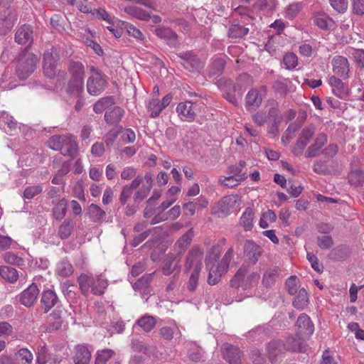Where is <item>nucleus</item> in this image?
Returning a JSON list of instances; mask_svg holds the SVG:
<instances>
[{"label": "nucleus", "mask_w": 364, "mask_h": 364, "mask_svg": "<svg viewBox=\"0 0 364 364\" xmlns=\"http://www.w3.org/2000/svg\"><path fill=\"white\" fill-rule=\"evenodd\" d=\"M296 326L298 328L297 333L304 338H309L314 331V326L310 317L305 314H301L299 316Z\"/></svg>", "instance_id": "2eb2a0df"}, {"label": "nucleus", "mask_w": 364, "mask_h": 364, "mask_svg": "<svg viewBox=\"0 0 364 364\" xmlns=\"http://www.w3.org/2000/svg\"><path fill=\"white\" fill-rule=\"evenodd\" d=\"M225 64V60L222 58L214 59L209 66L208 76L210 77H217L220 76L224 70Z\"/></svg>", "instance_id": "2f4dec72"}, {"label": "nucleus", "mask_w": 364, "mask_h": 364, "mask_svg": "<svg viewBox=\"0 0 364 364\" xmlns=\"http://www.w3.org/2000/svg\"><path fill=\"white\" fill-rule=\"evenodd\" d=\"M328 136L325 133L318 134L314 142L308 147L306 152V158H314L318 155L321 148L327 143Z\"/></svg>", "instance_id": "412c9836"}, {"label": "nucleus", "mask_w": 364, "mask_h": 364, "mask_svg": "<svg viewBox=\"0 0 364 364\" xmlns=\"http://www.w3.org/2000/svg\"><path fill=\"white\" fill-rule=\"evenodd\" d=\"M299 287V280L296 276H291L286 282V288L288 293L294 295Z\"/></svg>", "instance_id": "13d9d810"}, {"label": "nucleus", "mask_w": 364, "mask_h": 364, "mask_svg": "<svg viewBox=\"0 0 364 364\" xmlns=\"http://www.w3.org/2000/svg\"><path fill=\"white\" fill-rule=\"evenodd\" d=\"M246 178L247 176L245 175L242 176L241 177H238L232 174V176L228 177H220L219 178L218 183L224 186L233 188Z\"/></svg>", "instance_id": "a18cd8bd"}, {"label": "nucleus", "mask_w": 364, "mask_h": 364, "mask_svg": "<svg viewBox=\"0 0 364 364\" xmlns=\"http://www.w3.org/2000/svg\"><path fill=\"white\" fill-rule=\"evenodd\" d=\"M193 237V229L191 228L188 230L176 241L173 246L174 252L172 253L182 258L188 247L190 245Z\"/></svg>", "instance_id": "f3484780"}, {"label": "nucleus", "mask_w": 364, "mask_h": 364, "mask_svg": "<svg viewBox=\"0 0 364 364\" xmlns=\"http://www.w3.org/2000/svg\"><path fill=\"white\" fill-rule=\"evenodd\" d=\"M38 61V57L33 53L21 54L16 70L17 76L21 80H26L34 71Z\"/></svg>", "instance_id": "20e7f679"}, {"label": "nucleus", "mask_w": 364, "mask_h": 364, "mask_svg": "<svg viewBox=\"0 0 364 364\" xmlns=\"http://www.w3.org/2000/svg\"><path fill=\"white\" fill-rule=\"evenodd\" d=\"M301 2H294L289 4L286 9L285 16L288 19H293L302 9Z\"/></svg>", "instance_id": "864d4df0"}, {"label": "nucleus", "mask_w": 364, "mask_h": 364, "mask_svg": "<svg viewBox=\"0 0 364 364\" xmlns=\"http://www.w3.org/2000/svg\"><path fill=\"white\" fill-rule=\"evenodd\" d=\"M168 277V278L166 281V291L171 292L179 284L180 275L172 274Z\"/></svg>", "instance_id": "e2e57ef3"}, {"label": "nucleus", "mask_w": 364, "mask_h": 364, "mask_svg": "<svg viewBox=\"0 0 364 364\" xmlns=\"http://www.w3.org/2000/svg\"><path fill=\"white\" fill-rule=\"evenodd\" d=\"M267 117L272 122V125L277 130L279 124L281 123L282 117L280 111L277 107H272L269 109Z\"/></svg>", "instance_id": "603ef678"}, {"label": "nucleus", "mask_w": 364, "mask_h": 364, "mask_svg": "<svg viewBox=\"0 0 364 364\" xmlns=\"http://www.w3.org/2000/svg\"><path fill=\"white\" fill-rule=\"evenodd\" d=\"M235 203L236 199L235 196H225L220 200L214 210V213L219 218L226 216L232 212Z\"/></svg>", "instance_id": "dca6fc26"}, {"label": "nucleus", "mask_w": 364, "mask_h": 364, "mask_svg": "<svg viewBox=\"0 0 364 364\" xmlns=\"http://www.w3.org/2000/svg\"><path fill=\"white\" fill-rule=\"evenodd\" d=\"M84 90V80L70 78L67 88V92L72 95L80 96Z\"/></svg>", "instance_id": "473e14b6"}, {"label": "nucleus", "mask_w": 364, "mask_h": 364, "mask_svg": "<svg viewBox=\"0 0 364 364\" xmlns=\"http://www.w3.org/2000/svg\"><path fill=\"white\" fill-rule=\"evenodd\" d=\"M39 289L35 283H32L19 295L20 303L26 307H31L37 300Z\"/></svg>", "instance_id": "ddd939ff"}, {"label": "nucleus", "mask_w": 364, "mask_h": 364, "mask_svg": "<svg viewBox=\"0 0 364 364\" xmlns=\"http://www.w3.org/2000/svg\"><path fill=\"white\" fill-rule=\"evenodd\" d=\"M107 81L105 75L90 76L87 80V90L94 96L100 95L106 88Z\"/></svg>", "instance_id": "9b49d317"}, {"label": "nucleus", "mask_w": 364, "mask_h": 364, "mask_svg": "<svg viewBox=\"0 0 364 364\" xmlns=\"http://www.w3.org/2000/svg\"><path fill=\"white\" fill-rule=\"evenodd\" d=\"M15 41L18 44L31 45L33 43V29L30 25L21 26L16 32Z\"/></svg>", "instance_id": "5701e85b"}, {"label": "nucleus", "mask_w": 364, "mask_h": 364, "mask_svg": "<svg viewBox=\"0 0 364 364\" xmlns=\"http://www.w3.org/2000/svg\"><path fill=\"white\" fill-rule=\"evenodd\" d=\"M0 276L3 279L11 284L15 283L19 277L18 271L9 266L0 267Z\"/></svg>", "instance_id": "7c9ffc66"}, {"label": "nucleus", "mask_w": 364, "mask_h": 364, "mask_svg": "<svg viewBox=\"0 0 364 364\" xmlns=\"http://www.w3.org/2000/svg\"><path fill=\"white\" fill-rule=\"evenodd\" d=\"M222 252L220 245H213L205 259L206 267L209 269L207 282L210 285L219 282L221 277L225 274L230 267V263L234 256V249L230 247L218 262Z\"/></svg>", "instance_id": "f257e3e1"}, {"label": "nucleus", "mask_w": 364, "mask_h": 364, "mask_svg": "<svg viewBox=\"0 0 364 364\" xmlns=\"http://www.w3.org/2000/svg\"><path fill=\"white\" fill-rule=\"evenodd\" d=\"M248 271V266L242 264L231 279V287L235 288L242 287L243 289H247L253 284L257 283L260 278L259 274L257 272H252L245 278V275Z\"/></svg>", "instance_id": "7ed1b4c3"}, {"label": "nucleus", "mask_w": 364, "mask_h": 364, "mask_svg": "<svg viewBox=\"0 0 364 364\" xmlns=\"http://www.w3.org/2000/svg\"><path fill=\"white\" fill-rule=\"evenodd\" d=\"M221 351L223 358L230 364H240L242 352L237 347L225 343L221 346Z\"/></svg>", "instance_id": "4468645a"}, {"label": "nucleus", "mask_w": 364, "mask_h": 364, "mask_svg": "<svg viewBox=\"0 0 364 364\" xmlns=\"http://www.w3.org/2000/svg\"><path fill=\"white\" fill-rule=\"evenodd\" d=\"M43 73L48 78H53L55 75V65L52 53L46 52L43 54Z\"/></svg>", "instance_id": "c85d7f7f"}, {"label": "nucleus", "mask_w": 364, "mask_h": 364, "mask_svg": "<svg viewBox=\"0 0 364 364\" xmlns=\"http://www.w3.org/2000/svg\"><path fill=\"white\" fill-rule=\"evenodd\" d=\"M315 131L316 129L312 125L306 127L301 130L300 136L292 149L295 156H299L303 154L305 147L314 136Z\"/></svg>", "instance_id": "1a4fd4ad"}, {"label": "nucleus", "mask_w": 364, "mask_h": 364, "mask_svg": "<svg viewBox=\"0 0 364 364\" xmlns=\"http://www.w3.org/2000/svg\"><path fill=\"white\" fill-rule=\"evenodd\" d=\"M203 259V251L198 246H193L188 252L185 258L184 272H200L202 269V261Z\"/></svg>", "instance_id": "39448f33"}, {"label": "nucleus", "mask_w": 364, "mask_h": 364, "mask_svg": "<svg viewBox=\"0 0 364 364\" xmlns=\"http://www.w3.org/2000/svg\"><path fill=\"white\" fill-rule=\"evenodd\" d=\"M77 283L81 293L85 296H88L90 291L94 295H102V291L96 286V281L92 276L81 274L77 277Z\"/></svg>", "instance_id": "0eeeda50"}, {"label": "nucleus", "mask_w": 364, "mask_h": 364, "mask_svg": "<svg viewBox=\"0 0 364 364\" xmlns=\"http://www.w3.org/2000/svg\"><path fill=\"white\" fill-rule=\"evenodd\" d=\"M333 72L343 79L349 77L350 64L348 60L342 55H336L331 61Z\"/></svg>", "instance_id": "f8f14e48"}, {"label": "nucleus", "mask_w": 364, "mask_h": 364, "mask_svg": "<svg viewBox=\"0 0 364 364\" xmlns=\"http://www.w3.org/2000/svg\"><path fill=\"white\" fill-rule=\"evenodd\" d=\"M306 338H304L302 336L296 333L295 336H289L286 342L283 344L284 348L290 351L303 352L305 350V346L304 341Z\"/></svg>", "instance_id": "4be33fe9"}, {"label": "nucleus", "mask_w": 364, "mask_h": 364, "mask_svg": "<svg viewBox=\"0 0 364 364\" xmlns=\"http://www.w3.org/2000/svg\"><path fill=\"white\" fill-rule=\"evenodd\" d=\"M69 72L71 78L83 79L85 75V68L79 61H71L69 66Z\"/></svg>", "instance_id": "a19ab883"}, {"label": "nucleus", "mask_w": 364, "mask_h": 364, "mask_svg": "<svg viewBox=\"0 0 364 364\" xmlns=\"http://www.w3.org/2000/svg\"><path fill=\"white\" fill-rule=\"evenodd\" d=\"M75 288V286L74 284H70L68 281L61 284L62 292L68 299L75 297V293L73 290Z\"/></svg>", "instance_id": "338daca9"}, {"label": "nucleus", "mask_w": 364, "mask_h": 364, "mask_svg": "<svg viewBox=\"0 0 364 364\" xmlns=\"http://www.w3.org/2000/svg\"><path fill=\"white\" fill-rule=\"evenodd\" d=\"M348 54L352 55L355 62L361 68H364V50L350 48Z\"/></svg>", "instance_id": "4d7b16f0"}, {"label": "nucleus", "mask_w": 364, "mask_h": 364, "mask_svg": "<svg viewBox=\"0 0 364 364\" xmlns=\"http://www.w3.org/2000/svg\"><path fill=\"white\" fill-rule=\"evenodd\" d=\"M215 84L223 92L224 97L235 106H237L238 102L235 96L236 86L232 80L226 77L218 79Z\"/></svg>", "instance_id": "6e6552de"}, {"label": "nucleus", "mask_w": 364, "mask_h": 364, "mask_svg": "<svg viewBox=\"0 0 364 364\" xmlns=\"http://www.w3.org/2000/svg\"><path fill=\"white\" fill-rule=\"evenodd\" d=\"M278 276L279 269L277 267L267 269L263 275L262 284L267 288L272 287L274 284Z\"/></svg>", "instance_id": "e433bc0d"}, {"label": "nucleus", "mask_w": 364, "mask_h": 364, "mask_svg": "<svg viewBox=\"0 0 364 364\" xmlns=\"http://www.w3.org/2000/svg\"><path fill=\"white\" fill-rule=\"evenodd\" d=\"M16 361L21 364H31L33 356L31 352L26 348H21L14 353Z\"/></svg>", "instance_id": "79ce46f5"}, {"label": "nucleus", "mask_w": 364, "mask_h": 364, "mask_svg": "<svg viewBox=\"0 0 364 364\" xmlns=\"http://www.w3.org/2000/svg\"><path fill=\"white\" fill-rule=\"evenodd\" d=\"M74 272L72 264L66 259L57 264L55 273L58 276L65 278L70 277Z\"/></svg>", "instance_id": "c756f323"}, {"label": "nucleus", "mask_w": 364, "mask_h": 364, "mask_svg": "<svg viewBox=\"0 0 364 364\" xmlns=\"http://www.w3.org/2000/svg\"><path fill=\"white\" fill-rule=\"evenodd\" d=\"M181 257L171 252L168 253L162 262V274L164 276L180 275L181 272Z\"/></svg>", "instance_id": "423d86ee"}, {"label": "nucleus", "mask_w": 364, "mask_h": 364, "mask_svg": "<svg viewBox=\"0 0 364 364\" xmlns=\"http://www.w3.org/2000/svg\"><path fill=\"white\" fill-rule=\"evenodd\" d=\"M317 244L322 249H328L333 246V241L330 235H323L317 237Z\"/></svg>", "instance_id": "774afa93"}, {"label": "nucleus", "mask_w": 364, "mask_h": 364, "mask_svg": "<svg viewBox=\"0 0 364 364\" xmlns=\"http://www.w3.org/2000/svg\"><path fill=\"white\" fill-rule=\"evenodd\" d=\"M0 129L9 135H14L19 128L12 116L6 112H2L0 113Z\"/></svg>", "instance_id": "a211bd4d"}, {"label": "nucleus", "mask_w": 364, "mask_h": 364, "mask_svg": "<svg viewBox=\"0 0 364 364\" xmlns=\"http://www.w3.org/2000/svg\"><path fill=\"white\" fill-rule=\"evenodd\" d=\"M58 301L56 294L50 290H46L42 293L41 304L44 313H48Z\"/></svg>", "instance_id": "393cba45"}, {"label": "nucleus", "mask_w": 364, "mask_h": 364, "mask_svg": "<svg viewBox=\"0 0 364 364\" xmlns=\"http://www.w3.org/2000/svg\"><path fill=\"white\" fill-rule=\"evenodd\" d=\"M176 112L181 119L188 122L193 121L196 114L194 105L191 101L179 103Z\"/></svg>", "instance_id": "6ab92c4d"}, {"label": "nucleus", "mask_w": 364, "mask_h": 364, "mask_svg": "<svg viewBox=\"0 0 364 364\" xmlns=\"http://www.w3.org/2000/svg\"><path fill=\"white\" fill-rule=\"evenodd\" d=\"M283 64L287 70H293L298 64V58L293 53H287L283 58Z\"/></svg>", "instance_id": "5fc2aeb1"}, {"label": "nucleus", "mask_w": 364, "mask_h": 364, "mask_svg": "<svg viewBox=\"0 0 364 364\" xmlns=\"http://www.w3.org/2000/svg\"><path fill=\"white\" fill-rule=\"evenodd\" d=\"M115 104V100L113 96H107L97 101L94 106L93 110L95 113H102L106 109Z\"/></svg>", "instance_id": "c9c22d12"}, {"label": "nucleus", "mask_w": 364, "mask_h": 364, "mask_svg": "<svg viewBox=\"0 0 364 364\" xmlns=\"http://www.w3.org/2000/svg\"><path fill=\"white\" fill-rule=\"evenodd\" d=\"M199 274L200 272H191V274L187 283V289L189 291L193 292L196 291L198 285Z\"/></svg>", "instance_id": "680f3d73"}, {"label": "nucleus", "mask_w": 364, "mask_h": 364, "mask_svg": "<svg viewBox=\"0 0 364 364\" xmlns=\"http://www.w3.org/2000/svg\"><path fill=\"white\" fill-rule=\"evenodd\" d=\"M156 35L168 41L171 46H175L177 40V34L168 28H161L156 30Z\"/></svg>", "instance_id": "4c0bfd02"}, {"label": "nucleus", "mask_w": 364, "mask_h": 364, "mask_svg": "<svg viewBox=\"0 0 364 364\" xmlns=\"http://www.w3.org/2000/svg\"><path fill=\"white\" fill-rule=\"evenodd\" d=\"M246 105L248 107H258L261 105L262 98L257 90H250L246 96Z\"/></svg>", "instance_id": "37998d69"}, {"label": "nucleus", "mask_w": 364, "mask_h": 364, "mask_svg": "<svg viewBox=\"0 0 364 364\" xmlns=\"http://www.w3.org/2000/svg\"><path fill=\"white\" fill-rule=\"evenodd\" d=\"M74 230L72 219H65L58 228V235L61 240L68 239Z\"/></svg>", "instance_id": "f704fd0d"}, {"label": "nucleus", "mask_w": 364, "mask_h": 364, "mask_svg": "<svg viewBox=\"0 0 364 364\" xmlns=\"http://www.w3.org/2000/svg\"><path fill=\"white\" fill-rule=\"evenodd\" d=\"M73 359L75 364H90L91 353L87 346L79 345L76 347V352Z\"/></svg>", "instance_id": "cd10ccee"}, {"label": "nucleus", "mask_w": 364, "mask_h": 364, "mask_svg": "<svg viewBox=\"0 0 364 364\" xmlns=\"http://www.w3.org/2000/svg\"><path fill=\"white\" fill-rule=\"evenodd\" d=\"M245 166H246L245 161H240L238 164L229 166L228 172L230 173L235 175L238 177H241L243 175L247 176V173L242 171V170L245 167Z\"/></svg>", "instance_id": "0e129e2a"}, {"label": "nucleus", "mask_w": 364, "mask_h": 364, "mask_svg": "<svg viewBox=\"0 0 364 364\" xmlns=\"http://www.w3.org/2000/svg\"><path fill=\"white\" fill-rule=\"evenodd\" d=\"M309 303L308 293L304 288H301L298 295L293 301V306L297 309H303Z\"/></svg>", "instance_id": "49530a36"}, {"label": "nucleus", "mask_w": 364, "mask_h": 364, "mask_svg": "<svg viewBox=\"0 0 364 364\" xmlns=\"http://www.w3.org/2000/svg\"><path fill=\"white\" fill-rule=\"evenodd\" d=\"M87 214L90 220L97 223H101L106 219V212L98 205L92 203L87 207Z\"/></svg>", "instance_id": "a878e982"}, {"label": "nucleus", "mask_w": 364, "mask_h": 364, "mask_svg": "<svg viewBox=\"0 0 364 364\" xmlns=\"http://www.w3.org/2000/svg\"><path fill=\"white\" fill-rule=\"evenodd\" d=\"M348 182L355 186H361L364 183V171L361 169L351 171L348 173Z\"/></svg>", "instance_id": "de8ad7c7"}, {"label": "nucleus", "mask_w": 364, "mask_h": 364, "mask_svg": "<svg viewBox=\"0 0 364 364\" xmlns=\"http://www.w3.org/2000/svg\"><path fill=\"white\" fill-rule=\"evenodd\" d=\"M284 346L282 341H275L269 343L267 347V355L272 363L276 364L283 353Z\"/></svg>", "instance_id": "b1692460"}, {"label": "nucleus", "mask_w": 364, "mask_h": 364, "mask_svg": "<svg viewBox=\"0 0 364 364\" xmlns=\"http://www.w3.org/2000/svg\"><path fill=\"white\" fill-rule=\"evenodd\" d=\"M156 323L155 318L148 315L141 317L136 322L145 332L151 331L154 328Z\"/></svg>", "instance_id": "c03bdc74"}, {"label": "nucleus", "mask_w": 364, "mask_h": 364, "mask_svg": "<svg viewBox=\"0 0 364 364\" xmlns=\"http://www.w3.org/2000/svg\"><path fill=\"white\" fill-rule=\"evenodd\" d=\"M244 255L248 262L255 264L263 252L262 247L252 240H247L244 245Z\"/></svg>", "instance_id": "9d476101"}, {"label": "nucleus", "mask_w": 364, "mask_h": 364, "mask_svg": "<svg viewBox=\"0 0 364 364\" xmlns=\"http://www.w3.org/2000/svg\"><path fill=\"white\" fill-rule=\"evenodd\" d=\"M254 212L252 208H247L242 213L240 223L245 231L250 230L253 226Z\"/></svg>", "instance_id": "58836bf2"}, {"label": "nucleus", "mask_w": 364, "mask_h": 364, "mask_svg": "<svg viewBox=\"0 0 364 364\" xmlns=\"http://www.w3.org/2000/svg\"><path fill=\"white\" fill-rule=\"evenodd\" d=\"M43 188L41 185H36L27 187L23 191V198L26 199H32L36 196L41 193Z\"/></svg>", "instance_id": "bf43d9fd"}, {"label": "nucleus", "mask_w": 364, "mask_h": 364, "mask_svg": "<svg viewBox=\"0 0 364 364\" xmlns=\"http://www.w3.org/2000/svg\"><path fill=\"white\" fill-rule=\"evenodd\" d=\"M328 83L332 88L333 93L336 97L341 99H344L348 95V88L341 80V79L337 77L335 75H332L328 78Z\"/></svg>", "instance_id": "aec40b11"}, {"label": "nucleus", "mask_w": 364, "mask_h": 364, "mask_svg": "<svg viewBox=\"0 0 364 364\" xmlns=\"http://www.w3.org/2000/svg\"><path fill=\"white\" fill-rule=\"evenodd\" d=\"M277 5V0H257L255 7L259 10L269 9L273 10Z\"/></svg>", "instance_id": "69168bd1"}, {"label": "nucleus", "mask_w": 364, "mask_h": 364, "mask_svg": "<svg viewBox=\"0 0 364 364\" xmlns=\"http://www.w3.org/2000/svg\"><path fill=\"white\" fill-rule=\"evenodd\" d=\"M114 354L112 349L99 350L96 353L95 364H105Z\"/></svg>", "instance_id": "8fccbe9b"}, {"label": "nucleus", "mask_w": 364, "mask_h": 364, "mask_svg": "<svg viewBox=\"0 0 364 364\" xmlns=\"http://www.w3.org/2000/svg\"><path fill=\"white\" fill-rule=\"evenodd\" d=\"M124 112V110L120 107H114L112 109L106 111L105 114V120L109 124L117 125L122 120Z\"/></svg>", "instance_id": "bb28decb"}, {"label": "nucleus", "mask_w": 364, "mask_h": 364, "mask_svg": "<svg viewBox=\"0 0 364 364\" xmlns=\"http://www.w3.org/2000/svg\"><path fill=\"white\" fill-rule=\"evenodd\" d=\"M147 108L151 118L158 117L162 111L159 102L157 100H151L147 105Z\"/></svg>", "instance_id": "052dcab7"}, {"label": "nucleus", "mask_w": 364, "mask_h": 364, "mask_svg": "<svg viewBox=\"0 0 364 364\" xmlns=\"http://www.w3.org/2000/svg\"><path fill=\"white\" fill-rule=\"evenodd\" d=\"M53 215L56 220H62L67 213V202L65 198L60 200L53 208Z\"/></svg>", "instance_id": "3c124183"}, {"label": "nucleus", "mask_w": 364, "mask_h": 364, "mask_svg": "<svg viewBox=\"0 0 364 364\" xmlns=\"http://www.w3.org/2000/svg\"><path fill=\"white\" fill-rule=\"evenodd\" d=\"M249 32V29L240 24H232L229 28L228 36L230 38H242Z\"/></svg>", "instance_id": "09e8293b"}, {"label": "nucleus", "mask_w": 364, "mask_h": 364, "mask_svg": "<svg viewBox=\"0 0 364 364\" xmlns=\"http://www.w3.org/2000/svg\"><path fill=\"white\" fill-rule=\"evenodd\" d=\"M188 349L187 352V357L188 359L194 363H198L202 360L203 352L200 348L196 346L194 342H190L188 344Z\"/></svg>", "instance_id": "ea45409f"}, {"label": "nucleus", "mask_w": 364, "mask_h": 364, "mask_svg": "<svg viewBox=\"0 0 364 364\" xmlns=\"http://www.w3.org/2000/svg\"><path fill=\"white\" fill-rule=\"evenodd\" d=\"M3 259L6 263L13 265L21 266L23 264L24 262L23 259L21 257L11 252H7L4 253L3 255Z\"/></svg>", "instance_id": "6e6d98bb"}, {"label": "nucleus", "mask_w": 364, "mask_h": 364, "mask_svg": "<svg viewBox=\"0 0 364 364\" xmlns=\"http://www.w3.org/2000/svg\"><path fill=\"white\" fill-rule=\"evenodd\" d=\"M124 10L128 15L141 21H148L151 17L147 11L138 6H127Z\"/></svg>", "instance_id": "72a5a7b5"}, {"label": "nucleus", "mask_w": 364, "mask_h": 364, "mask_svg": "<svg viewBox=\"0 0 364 364\" xmlns=\"http://www.w3.org/2000/svg\"><path fill=\"white\" fill-rule=\"evenodd\" d=\"M48 146L59 151L64 156L74 159L78 154V144L73 136L70 134L54 135L48 141Z\"/></svg>", "instance_id": "f03ea898"}]
</instances>
